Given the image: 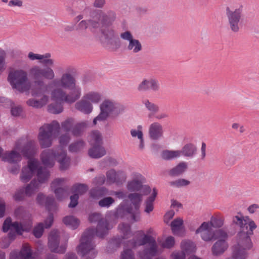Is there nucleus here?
I'll return each mask as SVG.
<instances>
[{
    "mask_svg": "<svg viewBox=\"0 0 259 259\" xmlns=\"http://www.w3.org/2000/svg\"><path fill=\"white\" fill-rule=\"evenodd\" d=\"M27 57L31 61L38 60L45 64L42 67L34 65L29 70V74L34 80L31 95L36 99L28 100V105L36 108L43 107L49 102V93L52 100L60 103L72 104L80 98L81 88L76 84V79L71 73L64 72L60 77L55 78L53 67L55 61L52 58L51 53L40 54L29 52Z\"/></svg>",
    "mask_w": 259,
    "mask_h": 259,
    "instance_id": "obj_1",
    "label": "nucleus"
},
{
    "mask_svg": "<svg viewBox=\"0 0 259 259\" xmlns=\"http://www.w3.org/2000/svg\"><path fill=\"white\" fill-rule=\"evenodd\" d=\"M232 223L239 227L235 242L231 247V255L225 259H247L249 251L253 247L250 236L257 228L253 220L248 216L238 213L232 218Z\"/></svg>",
    "mask_w": 259,
    "mask_h": 259,
    "instance_id": "obj_2",
    "label": "nucleus"
},
{
    "mask_svg": "<svg viewBox=\"0 0 259 259\" xmlns=\"http://www.w3.org/2000/svg\"><path fill=\"white\" fill-rule=\"evenodd\" d=\"M35 173H37V181L35 179L33 180L25 188L24 193L27 196L34 194L40 185L47 181L49 176L47 170H42L39 168L36 160L31 159L29 161L27 166L23 168L20 179L24 183L27 182Z\"/></svg>",
    "mask_w": 259,
    "mask_h": 259,
    "instance_id": "obj_3",
    "label": "nucleus"
},
{
    "mask_svg": "<svg viewBox=\"0 0 259 259\" xmlns=\"http://www.w3.org/2000/svg\"><path fill=\"white\" fill-rule=\"evenodd\" d=\"M144 246V249L138 253L139 259H151L158 253L155 240L150 236L145 235L143 232L138 233L134 241L130 243L129 246L137 248Z\"/></svg>",
    "mask_w": 259,
    "mask_h": 259,
    "instance_id": "obj_4",
    "label": "nucleus"
},
{
    "mask_svg": "<svg viewBox=\"0 0 259 259\" xmlns=\"http://www.w3.org/2000/svg\"><path fill=\"white\" fill-rule=\"evenodd\" d=\"M41 158L44 164L47 166H53L55 160L60 163L62 169L67 168L69 165V158L62 147L58 148L55 150H46L42 153Z\"/></svg>",
    "mask_w": 259,
    "mask_h": 259,
    "instance_id": "obj_5",
    "label": "nucleus"
},
{
    "mask_svg": "<svg viewBox=\"0 0 259 259\" xmlns=\"http://www.w3.org/2000/svg\"><path fill=\"white\" fill-rule=\"evenodd\" d=\"M100 112L93 121L92 125L97 127L105 122L106 119L112 114L117 115L123 111V107L113 101L106 99L100 105Z\"/></svg>",
    "mask_w": 259,
    "mask_h": 259,
    "instance_id": "obj_6",
    "label": "nucleus"
},
{
    "mask_svg": "<svg viewBox=\"0 0 259 259\" xmlns=\"http://www.w3.org/2000/svg\"><path fill=\"white\" fill-rule=\"evenodd\" d=\"M8 81L13 89L19 92L23 93L31 90L28 80L27 73L22 69H16L11 71L8 76Z\"/></svg>",
    "mask_w": 259,
    "mask_h": 259,
    "instance_id": "obj_7",
    "label": "nucleus"
},
{
    "mask_svg": "<svg viewBox=\"0 0 259 259\" xmlns=\"http://www.w3.org/2000/svg\"><path fill=\"white\" fill-rule=\"evenodd\" d=\"M243 7L239 4H232L226 8V16L229 28L233 32H238L243 17Z\"/></svg>",
    "mask_w": 259,
    "mask_h": 259,
    "instance_id": "obj_8",
    "label": "nucleus"
},
{
    "mask_svg": "<svg viewBox=\"0 0 259 259\" xmlns=\"http://www.w3.org/2000/svg\"><path fill=\"white\" fill-rule=\"evenodd\" d=\"M93 237V231L91 230L85 232L80 239L77 251L83 259H94L97 255V251L92 242Z\"/></svg>",
    "mask_w": 259,
    "mask_h": 259,
    "instance_id": "obj_9",
    "label": "nucleus"
},
{
    "mask_svg": "<svg viewBox=\"0 0 259 259\" xmlns=\"http://www.w3.org/2000/svg\"><path fill=\"white\" fill-rule=\"evenodd\" d=\"M120 37L125 41V49L127 52L134 55H138L142 52L143 47L141 41L135 38L130 31L121 32Z\"/></svg>",
    "mask_w": 259,
    "mask_h": 259,
    "instance_id": "obj_10",
    "label": "nucleus"
},
{
    "mask_svg": "<svg viewBox=\"0 0 259 259\" xmlns=\"http://www.w3.org/2000/svg\"><path fill=\"white\" fill-rule=\"evenodd\" d=\"M228 234L222 229L215 231V239L217 241L211 248L212 253L214 256H220L223 254L229 247L227 242Z\"/></svg>",
    "mask_w": 259,
    "mask_h": 259,
    "instance_id": "obj_11",
    "label": "nucleus"
},
{
    "mask_svg": "<svg viewBox=\"0 0 259 259\" xmlns=\"http://www.w3.org/2000/svg\"><path fill=\"white\" fill-rule=\"evenodd\" d=\"M90 142L93 146L88 151L89 155L93 158H99L106 154V151L102 146V138L100 133L96 131L91 136Z\"/></svg>",
    "mask_w": 259,
    "mask_h": 259,
    "instance_id": "obj_12",
    "label": "nucleus"
},
{
    "mask_svg": "<svg viewBox=\"0 0 259 259\" xmlns=\"http://www.w3.org/2000/svg\"><path fill=\"white\" fill-rule=\"evenodd\" d=\"M102 42L109 48L116 51L120 47V42L117 37L115 30L110 27L101 30Z\"/></svg>",
    "mask_w": 259,
    "mask_h": 259,
    "instance_id": "obj_13",
    "label": "nucleus"
},
{
    "mask_svg": "<svg viewBox=\"0 0 259 259\" xmlns=\"http://www.w3.org/2000/svg\"><path fill=\"white\" fill-rule=\"evenodd\" d=\"M144 178L140 174H134L133 179L128 182L126 188L130 191L140 192L143 195H148L151 191L150 188L148 185L142 184Z\"/></svg>",
    "mask_w": 259,
    "mask_h": 259,
    "instance_id": "obj_14",
    "label": "nucleus"
},
{
    "mask_svg": "<svg viewBox=\"0 0 259 259\" xmlns=\"http://www.w3.org/2000/svg\"><path fill=\"white\" fill-rule=\"evenodd\" d=\"M145 195L141 192H137L130 194L128 196L133 205V207L128 209L126 211L134 221H137L140 219L139 208L142 201L143 196Z\"/></svg>",
    "mask_w": 259,
    "mask_h": 259,
    "instance_id": "obj_15",
    "label": "nucleus"
},
{
    "mask_svg": "<svg viewBox=\"0 0 259 259\" xmlns=\"http://www.w3.org/2000/svg\"><path fill=\"white\" fill-rule=\"evenodd\" d=\"M89 220L91 222L99 221L96 231L97 235L100 237H103L107 234L108 231L113 227L105 220H101V215L98 213H93L89 216Z\"/></svg>",
    "mask_w": 259,
    "mask_h": 259,
    "instance_id": "obj_16",
    "label": "nucleus"
},
{
    "mask_svg": "<svg viewBox=\"0 0 259 259\" xmlns=\"http://www.w3.org/2000/svg\"><path fill=\"white\" fill-rule=\"evenodd\" d=\"M19 152L26 155L25 148L17 144L14 150L7 152L2 155L3 160L7 161L11 164H16L21 160V156Z\"/></svg>",
    "mask_w": 259,
    "mask_h": 259,
    "instance_id": "obj_17",
    "label": "nucleus"
},
{
    "mask_svg": "<svg viewBox=\"0 0 259 259\" xmlns=\"http://www.w3.org/2000/svg\"><path fill=\"white\" fill-rule=\"evenodd\" d=\"M195 233L200 234L201 239L206 242L210 241L215 238V231L212 230L208 222L202 223L196 230Z\"/></svg>",
    "mask_w": 259,
    "mask_h": 259,
    "instance_id": "obj_18",
    "label": "nucleus"
},
{
    "mask_svg": "<svg viewBox=\"0 0 259 259\" xmlns=\"http://www.w3.org/2000/svg\"><path fill=\"white\" fill-rule=\"evenodd\" d=\"M31 227V224H29L27 226L24 225H19L17 223H12L10 218H7L4 222L3 227L4 232H7L9 230L11 231H15L18 234H22L23 231H28Z\"/></svg>",
    "mask_w": 259,
    "mask_h": 259,
    "instance_id": "obj_19",
    "label": "nucleus"
},
{
    "mask_svg": "<svg viewBox=\"0 0 259 259\" xmlns=\"http://www.w3.org/2000/svg\"><path fill=\"white\" fill-rule=\"evenodd\" d=\"M65 180L63 179H57L53 181L51 188L54 190L56 199L58 201L62 200L68 196L66 190L62 187Z\"/></svg>",
    "mask_w": 259,
    "mask_h": 259,
    "instance_id": "obj_20",
    "label": "nucleus"
},
{
    "mask_svg": "<svg viewBox=\"0 0 259 259\" xmlns=\"http://www.w3.org/2000/svg\"><path fill=\"white\" fill-rule=\"evenodd\" d=\"M59 233L58 231H52L49 237V245L52 251L63 253L65 250V246H59Z\"/></svg>",
    "mask_w": 259,
    "mask_h": 259,
    "instance_id": "obj_21",
    "label": "nucleus"
},
{
    "mask_svg": "<svg viewBox=\"0 0 259 259\" xmlns=\"http://www.w3.org/2000/svg\"><path fill=\"white\" fill-rule=\"evenodd\" d=\"M170 227L174 235L183 236L186 233V229L184 225V221L181 218H177L170 223Z\"/></svg>",
    "mask_w": 259,
    "mask_h": 259,
    "instance_id": "obj_22",
    "label": "nucleus"
},
{
    "mask_svg": "<svg viewBox=\"0 0 259 259\" xmlns=\"http://www.w3.org/2000/svg\"><path fill=\"white\" fill-rule=\"evenodd\" d=\"M75 108L76 110L86 114H90L94 109L93 104L85 100L83 97L75 103Z\"/></svg>",
    "mask_w": 259,
    "mask_h": 259,
    "instance_id": "obj_23",
    "label": "nucleus"
},
{
    "mask_svg": "<svg viewBox=\"0 0 259 259\" xmlns=\"http://www.w3.org/2000/svg\"><path fill=\"white\" fill-rule=\"evenodd\" d=\"M142 103L148 112L149 117H152L159 113L160 108L157 104L148 99H143Z\"/></svg>",
    "mask_w": 259,
    "mask_h": 259,
    "instance_id": "obj_24",
    "label": "nucleus"
},
{
    "mask_svg": "<svg viewBox=\"0 0 259 259\" xmlns=\"http://www.w3.org/2000/svg\"><path fill=\"white\" fill-rule=\"evenodd\" d=\"M125 176L122 172H116L113 169H111L107 172L106 182L108 184L118 182L121 180L125 179Z\"/></svg>",
    "mask_w": 259,
    "mask_h": 259,
    "instance_id": "obj_25",
    "label": "nucleus"
},
{
    "mask_svg": "<svg viewBox=\"0 0 259 259\" xmlns=\"http://www.w3.org/2000/svg\"><path fill=\"white\" fill-rule=\"evenodd\" d=\"M100 15L101 16V21L103 25H111L116 18V13L113 11H109L107 13H104L100 11Z\"/></svg>",
    "mask_w": 259,
    "mask_h": 259,
    "instance_id": "obj_26",
    "label": "nucleus"
},
{
    "mask_svg": "<svg viewBox=\"0 0 259 259\" xmlns=\"http://www.w3.org/2000/svg\"><path fill=\"white\" fill-rule=\"evenodd\" d=\"M52 131H42L39 135V140L43 147L51 146L52 140Z\"/></svg>",
    "mask_w": 259,
    "mask_h": 259,
    "instance_id": "obj_27",
    "label": "nucleus"
},
{
    "mask_svg": "<svg viewBox=\"0 0 259 259\" xmlns=\"http://www.w3.org/2000/svg\"><path fill=\"white\" fill-rule=\"evenodd\" d=\"M83 97L91 104H97L101 102L102 96L97 91H90L84 94Z\"/></svg>",
    "mask_w": 259,
    "mask_h": 259,
    "instance_id": "obj_28",
    "label": "nucleus"
},
{
    "mask_svg": "<svg viewBox=\"0 0 259 259\" xmlns=\"http://www.w3.org/2000/svg\"><path fill=\"white\" fill-rule=\"evenodd\" d=\"M157 194V190L155 188H153L151 196L149 197L145 201L144 209L145 212L149 213L153 211L154 208L153 202Z\"/></svg>",
    "mask_w": 259,
    "mask_h": 259,
    "instance_id": "obj_29",
    "label": "nucleus"
},
{
    "mask_svg": "<svg viewBox=\"0 0 259 259\" xmlns=\"http://www.w3.org/2000/svg\"><path fill=\"white\" fill-rule=\"evenodd\" d=\"M225 218L220 213H216L211 216L210 221L208 222L210 224V227L220 228L224 225Z\"/></svg>",
    "mask_w": 259,
    "mask_h": 259,
    "instance_id": "obj_30",
    "label": "nucleus"
},
{
    "mask_svg": "<svg viewBox=\"0 0 259 259\" xmlns=\"http://www.w3.org/2000/svg\"><path fill=\"white\" fill-rule=\"evenodd\" d=\"M64 224L72 229H76L79 225V221L75 217L68 215L64 217L63 219Z\"/></svg>",
    "mask_w": 259,
    "mask_h": 259,
    "instance_id": "obj_31",
    "label": "nucleus"
},
{
    "mask_svg": "<svg viewBox=\"0 0 259 259\" xmlns=\"http://www.w3.org/2000/svg\"><path fill=\"white\" fill-rule=\"evenodd\" d=\"M187 167V163L181 162L170 170V175L173 176H180L186 170Z\"/></svg>",
    "mask_w": 259,
    "mask_h": 259,
    "instance_id": "obj_32",
    "label": "nucleus"
},
{
    "mask_svg": "<svg viewBox=\"0 0 259 259\" xmlns=\"http://www.w3.org/2000/svg\"><path fill=\"white\" fill-rule=\"evenodd\" d=\"M181 248L183 252L188 253L196 250L195 244L189 240H183L181 243Z\"/></svg>",
    "mask_w": 259,
    "mask_h": 259,
    "instance_id": "obj_33",
    "label": "nucleus"
},
{
    "mask_svg": "<svg viewBox=\"0 0 259 259\" xmlns=\"http://www.w3.org/2000/svg\"><path fill=\"white\" fill-rule=\"evenodd\" d=\"M55 199L52 197H46L42 194H38L37 196V201L41 205H50L54 203Z\"/></svg>",
    "mask_w": 259,
    "mask_h": 259,
    "instance_id": "obj_34",
    "label": "nucleus"
},
{
    "mask_svg": "<svg viewBox=\"0 0 259 259\" xmlns=\"http://www.w3.org/2000/svg\"><path fill=\"white\" fill-rule=\"evenodd\" d=\"M196 151V147L192 144L185 145L182 150V153L186 156H192Z\"/></svg>",
    "mask_w": 259,
    "mask_h": 259,
    "instance_id": "obj_35",
    "label": "nucleus"
},
{
    "mask_svg": "<svg viewBox=\"0 0 259 259\" xmlns=\"http://www.w3.org/2000/svg\"><path fill=\"white\" fill-rule=\"evenodd\" d=\"M169 184L173 187L180 188L189 185L190 182L186 179H179L170 182Z\"/></svg>",
    "mask_w": 259,
    "mask_h": 259,
    "instance_id": "obj_36",
    "label": "nucleus"
},
{
    "mask_svg": "<svg viewBox=\"0 0 259 259\" xmlns=\"http://www.w3.org/2000/svg\"><path fill=\"white\" fill-rule=\"evenodd\" d=\"M181 152L180 151H164L162 156L164 159H170L180 156Z\"/></svg>",
    "mask_w": 259,
    "mask_h": 259,
    "instance_id": "obj_37",
    "label": "nucleus"
},
{
    "mask_svg": "<svg viewBox=\"0 0 259 259\" xmlns=\"http://www.w3.org/2000/svg\"><path fill=\"white\" fill-rule=\"evenodd\" d=\"M150 78L144 79L138 85L137 89L140 92H145L150 90Z\"/></svg>",
    "mask_w": 259,
    "mask_h": 259,
    "instance_id": "obj_38",
    "label": "nucleus"
},
{
    "mask_svg": "<svg viewBox=\"0 0 259 259\" xmlns=\"http://www.w3.org/2000/svg\"><path fill=\"white\" fill-rule=\"evenodd\" d=\"M84 148V144L82 141H78L70 145L69 151L72 152H77Z\"/></svg>",
    "mask_w": 259,
    "mask_h": 259,
    "instance_id": "obj_39",
    "label": "nucleus"
},
{
    "mask_svg": "<svg viewBox=\"0 0 259 259\" xmlns=\"http://www.w3.org/2000/svg\"><path fill=\"white\" fill-rule=\"evenodd\" d=\"M74 194H77V196L81 195L85 193L87 190V186L83 184H78L75 185L73 187Z\"/></svg>",
    "mask_w": 259,
    "mask_h": 259,
    "instance_id": "obj_40",
    "label": "nucleus"
},
{
    "mask_svg": "<svg viewBox=\"0 0 259 259\" xmlns=\"http://www.w3.org/2000/svg\"><path fill=\"white\" fill-rule=\"evenodd\" d=\"M60 127L59 123L56 120H54L49 124H44L39 130H60Z\"/></svg>",
    "mask_w": 259,
    "mask_h": 259,
    "instance_id": "obj_41",
    "label": "nucleus"
},
{
    "mask_svg": "<svg viewBox=\"0 0 259 259\" xmlns=\"http://www.w3.org/2000/svg\"><path fill=\"white\" fill-rule=\"evenodd\" d=\"M74 120L72 118L66 119L61 123V127L63 130H70V128H74Z\"/></svg>",
    "mask_w": 259,
    "mask_h": 259,
    "instance_id": "obj_42",
    "label": "nucleus"
},
{
    "mask_svg": "<svg viewBox=\"0 0 259 259\" xmlns=\"http://www.w3.org/2000/svg\"><path fill=\"white\" fill-rule=\"evenodd\" d=\"M6 52L2 49H0V74L3 72L6 69Z\"/></svg>",
    "mask_w": 259,
    "mask_h": 259,
    "instance_id": "obj_43",
    "label": "nucleus"
},
{
    "mask_svg": "<svg viewBox=\"0 0 259 259\" xmlns=\"http://www.w3.org/2000/svg\"><path fill=\"white\" fill-rule=\"evenodd\" d=\"M175 244V240L172 236L167 237L162 243V246L166 248H170L174 246Z\"/></svg>",
    "mask_w": 259,
    "mask_h": 259,
    "instance_id": "obj_44",
    "label": "nucleus"
},
{
    "mask_svg": "<svg viewBox=\"0 0 259 259\" xmlns=\"http://www.w3.org/2000/svg\"><path fill=\"white\" fill-rule=\"evenodd\" d=\"M114 202V200L110 197H105L99 201V205L101 207H108Z\"/></svg>",
    "mask_w": 259,
    "mask_h": 259,
    "instance_id": "obj_45",
    "label": "nucleus"
},
{
    "mask_svg": "<svg viewBox=\"0 0 259 259\" xmlns=\"http://www.w3.org/2000/svg\"><path fill=\"white\" fill-rule=\"evenodd\" d=\"M92 127L93 126H91L89 121L87 120H83L78 122L74 125L75 130H81Z\"/></svg>",
    "mask_w": 259,
    "mask_h": 259,
    "instance_id": "obj_46",
    "label": "nucleus"
},
{
    "mask_svg": "<svg viewBox=\"0 0 259 259\" xmlns=\"http://www.w3.org/2000/svg\"><path fill=\"white\" fill-rule=\"evenodd\" d=\"M44 228L45 227L42 226V224H38L34 229V235L37 238L40 237L44 232Z\"/></svg>",
    "mask_w": 259,
    "mask_h": 259,
    "instance_id": "obj_47",
    "label": "nucleus"
},
{
    "mask_svg": "<svg viewBox=\"0 0 259 259\" xmlns=\"http://www.w3.org/2000/svg\"><path fill=\"white\" fill-rule=\"evenodd\" d=\"M49 110L51 112L54 114H59L62 112L63 107L61 105H50L49 106Z\"/></svg>",
    "mask_w": 259,
    "mask_h": 259,
    "instance_id": "obj_48",
    "label": "nucleus"
},
{
    "mask_svg": "<svg viewBox=\"0 0 259 259\" xmlns=\"http://www.w3.org/2000/svg\"><path fill=\"white\" fill-rule=\"evenodd\" d=\"M150 90L154 91L157 92L159 91L160 89V85L158 81L155 78H150Z\"/></svg>",
    "mask_w": 259,
    "mask_h": 259,
    "instance_id": "obj_49",
    "label": "nucleus"
},
{
    "mask_svg": "<svg viewBox=\"0 0 259 259\" xmlns=\"http://www.w3.org/2000/svg\"><path fill=\"white\" fill-rule=\"evenodd\" d=\"M106 5V0H93V6L96 9H102Z\"/></svg>",
    "mask_w": 259,
    "mask_h": 259,
    "instance_id": "obj_50",
    "label": "nucleus"
},
{
    "mask_svg": "<svg viewBox=\"0 0 259 259\" xmlns=\"http://www.w3.org/2000/svg\"><path fill=\"white\" fill-rule=\"evenodd\" d=\"M121 259H134V255L131 249H125L121 254Z\"/></svg>",
    "mask_w": 259,
    "mask_h": 259,
    "instance_id": "obj_51",
    "label": "nucleus"
},
{
    "mask_svg": "<svg viewBox=\"0 0 259 259\" xmlns=\"http://www.w3.org/2000/svg\"><path fill=\"white\" fill-rule=\"evenodd\" d=\"M23 2L22 0H11L8 3L10 7H17L19 8L23 6Z\"/></svg>",
    "mask_w": 259,
    "mask_h": 259,
    "instance_id": "obj_52",
    "label": "nucleus"
},
{
    "mask_svg": "<svg viewBox=\"0 0 259 259\" xmlns=\"http://www.w3.org/2000/svg\"><path fill=\"white\" fill-rule=\"evenodd\" d=\"M89 26V21L88 20H81L77 25V28L79 30H86Z\"/></svg>",
    "mask_w": 259,
    "mask_h": 259,
    "instance_id": "obj_53",
    "label": "nucleus"
},
{
    "mask_svg": "<svg viewBox=\"0 0 259 259\" xmlns=\"http://www.w3.org/2000/svg\"><path fill=\"white\" fill-rule=\"evenodd\" d=\"M78 196L77 194H74L70 197V203L69 204V207H74L78 203Z\"/></svg>",
    "mask_w": 259,
    "mask_h": 259,
    "instance_id": "obj_54",
    "label": "nucleus"
},
{
    "mask_svg": "<svg viewBox=\"0 0 259 259\" xmlns=\"http://www.w3.org/2000/svg\"><path fill=\"white\" fill-rule=\"evenodd\" d=\"M162 136L160 131H150L149 136L153 140L157 139Z\"/></svg>",
    "mask_w": 259,
    "mask_h": 259,
    "instance_id": "obj_55",
    "label": "nucleus"
},
{
    "mask_svg": "<svg viewBox=\"0 0 259 259\" xmlns=\"http://www.w3.org/2000/svg\"><path fill=\"white\" fill-rule=\"evenodd\" d=\"M175 212L174 210L168 211L166 213L164 217V221L165 223H169L170 220L174 217Z\"/></svg>",
    "mask_w": 259,
    "mask_h": 259,
    "instance_id": "obj_56",
    "label": "nucleus"
},
{
    "mask_svg": "<svg viewBox=\"0 0 259 259\" xmlns=\"http://www.w3.org/2000/svg\"><path fill=\"white\" fill-rule=\"evenodd\" d=\"M89 26L92 29H97L100 26V23L99 21L94 19H89Z\"/></svg>",
    "mask_w": 259,
    "mask_h": 259,
    "instance_id": "obj_57",
    "label": "nucleus"
},
{
    "mask_svg": "<svg viewBox=\"0 0 259 259\" xmlns=\"http://www.w3.org/2000/svg\"><path fill=\"white\" fill-rule=\"evenodd\" d=\"M22 109L20 107H14L12 108L11 114L14 116H20L22 113Z\"/></svg>",
    "mask_w": 259,
    "mask_h": 259,
    "instance_id": "obj_58",
    "label": "nucleus"
},
{
    "mask_svg": "<svg viewBox=\"0 0 259 259\" xmlns=\"http://www.w3.org/2000/svg\"><path fill=\"white\" fill-rule=\"evenodd\" d=\"M162 126L160 123L158 121H155L152 122L149 125V130H162Z\"/></svg>",
    "mask_w": 259,
    "mask_h": 259,
    "instance_id": "obj_59",
    "label": "nucleus"
},
{
    "mask_svg": "<svg viewBox=\"0 0 259 259\" xmlns=\"http://www.w3.org/2000/svg\"><path fill=\"white\" fill-rule=\"evenodd\" d=\"M259 209V205L256 204H253L247 208V210L249 213L253 214Z\"/></svg>",
    "mask_w": 259,
    "mask_h": 259,
    "instance_id": "obj_60",
    "label": "nucleus"
},
{
    "mask_svg": "<svg viewBox=\"0 0 259 259\" xmlns=\"http://www.w3.org/2000/svg\"><path fill=\"white\" fill-rule=\"evenodd\" d=\"M154 116H155V117L158 120H161L168 118L169 117V115L166 112H162L158 114L157 113V114Z\"/></svg>",
    "mask_w": 259,
    "mask_h": 259,
    "instance_id": "obj_61",
    "label": "nucleus"
},
{
    "mask_svg": "<svg viewBox=\"0 0 259 259\" xmlns=\"http://www.w3.org/2000/svg\"><path fill=\"white\" fill-rule=\"evenodd\" d=\"M131 135L134 138H137L139 140L143 138V133L141 131H131Z\"/></svg>",
    "mask_w": 259,
    "mask_h": 259,
    "instance_id": "obj_62",
    "label": "nucleus"
},
{
    "mask_svg": "<svg viewBox=\"0 0 259 259\" xmlns=\"http://www.w3.org/2000/svg\"><path fill=\"white\" fill-rule=\"evenodd\" d=\"M53 222V217L52 214L49 215V217L45 220V228H48L50 227Z\"/></svg>",
    "mask_w": 259,
    "mask_h": 259,
    "instance_id": "obj_63",
    "label": "nucleus"
},
{
    "mask_svg": "<svg viewBox=\"0 0 259 259\" xmlns=\"http://www.w3.org/2000/svg\"><path fill=\"white\" fill-rule=\"evenodd\" d=\"M172 259H184V253L174 252L171 254Z\"/></svg>",
    "mask_w": 259,
    "mask_h": 259,
    "instance_id": "obj_64",
    "label": "nucleus"
}]
</instances>
